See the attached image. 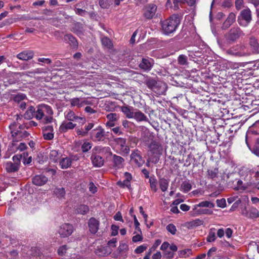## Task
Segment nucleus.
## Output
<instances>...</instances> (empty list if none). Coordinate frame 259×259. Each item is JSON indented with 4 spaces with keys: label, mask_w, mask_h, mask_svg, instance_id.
Segmentation results:
<instances>
[{
    "label": "nucleus",
    "mask_w": 259,
    "mask_h": 259,
    "mask_svg": "<svg viewBox=\"0 0 259 259\" xmlns=\"http://www.w3.org/2000/svg\"><path fill=\"white\" fill-rule=\"evenodd\" d=\"M124 180L123 181H119L117 184L120 187H126L130 190H131V181L132 179V176L130 173L125 172L124 173Z\"/></svg>",
    "instance_id": "obj_23"
},
{
    "label": "nucleus",
    "mask_w": 259,
    "mask_h": 259,
    "mask_svg": "<svg viewBox=\"0 0 259 259\" xmlns=\"http://www.w3.org/2000/svg\"><path fill=\"white\" fill-rule=\"evenodd\" d=\"M24 127V125L16 122H13L9 125V128L14 140L19 141L29 136V134L25 130Z\"/></svg>",
    "instance_id": "obj_4"
},
{
    "label": "nucleus",
    "mask_w": 259,
    "mask_h": 259,
    "mask_svg": "<svg viewBox=\"0 0 259 259\" xmlns=\"http://www.w3.org/2000/svg\"><path fill=\"white\" fill-rule=\"evenodd\" d=\"M132 118L135 119L138 122L148 121L147 116L143 112L137 109H135Z\"/></svg>",
    "instance_id": "obj_30"
},
{
    "label": "nucleus",
    "mask_w": 259,
    "mask_h": 259,
    "mask_svg": "<svg viewBox=\"0 0 259 259\" xmlns=\"http://www.w3.org/2000/svg\"><path fill=\"white\" fill-rule=\"evenodd\" d=\"M178 63L181 65H186L188 64L187 57L184 55H181L178 58Z\"/></svg>",
    "instance_id": "obj_46"
},
{
    "label": "nucleus",
    "mask_w": 259,
    "mask_h": 259,
    "mask_svg": "<svg viewBox=\"0 0 259 259\" xmlns=\"http://www.w3.org/2000/svg\"><path fill=\"white\" fill-rule=\"evenodd\" d=\"M26 98V95L23 94H18L15 96L14 100L16 102H19L22 101Z\"/></svg>",
    "instance_id": "obj_58"
},
{
    "label": "nucleus",
    "mask_w": 259,
    "mask_h": 259,
    "mask_svg": "<svg viewBox=\"0 0 259 259\" xmlns=\"http://www.w3.org/2000/svg\"><path fill=\"white\" fill-rule=\"evenodd\" d=\"M249 43L250 46L253 48V50L259 53L258 44L257 40L255 38H251Z\"/></svg>",
    "instance_id": "obj_48"
},
{
    "label": "nucleus",
    "mask_w": 259,
    "mask_h": 259,
    "mask_svg": "<svg viewBox=\"0 0 259 259\" xmlns=\"http://www.w3.org/2000/svg\"><path fill=\"white\" fill-rule=\"evenodd\" d=\"M76 211L78 214L84 215L89 212V207L87 205L80 204L77 206Z\"/></svg>",
    "instance_id": "obj_37"
},
{
    "label": "nucleus",
    "mask_w": 259,
    "mask_h": 259,
    "mask_svg": "<svg viewBox=\"0 0 259 259\" xmlns=\"http://www.w3.org/2000/svg\"><path fill=\"white\" fill-rule=\"evenodd\" d=\"M42 72V69H40V68H37V69H35L32 71H27V72H23L22 73V74L23 75H29L28 73H32V74H40Z\"/></svg>",
    "instance_id": "obj_54"
},
{
    "label": "nucleus",
    "mask_w": 259,
    "mask_h": 259,
    "mask_svg": "<svg viewBox=\"0 0 259 259\" xmlns=\"http://www.w3.org/2000/svg\"><path fill=\"white\" fill-rule=\"evenodd\" d=\"M89 190L92 193H95L97 191V188L93 182H90L89 184Z\"/></svg>",
    "instance_id": "obj_64"
},
{
    "label": "nucleus",
    "mask_w": 259,
    "mask_h": 259,
    "mask_svg": "<svg viewBox=\"0 0 259 259\" xmlns=\"http://www.w3.org/2000/svg\"><path fill=\"white\" fill-rule=\"evenodd\" d=\"M135 110V109L133 107L124 106L121 107V111L124 113L126 117L127 118H133Z\"/></svg>",
    "instance_id": "obj_33"
},
{
    "label": "nucleus",
    "mask_w": 259,
    "mask_h": 259,
    "mask_svg": "<svg viewBox=\"0 0 259 259\" xmlns=\"http://www.w3.org/2000/svg\"><path fill=\"white\" fill-rule=\"evenodd\" d=\"M70 103L72 107H81L84 105L89 104V102L82 98H74L70 100Z\"/></svg>",
    "instance_id": "obj_28"
},
{
    "label": "nucleus",
    "mask_w": 259,
    "mask_h": 259,
    "mask_svg": "<svg viewBox=\"0 0 259 259\" xmlns=\"http://www.w3.org/2000/svg\"><path fill=\"white\" fill-rule=\"evenodd\" d=\"M22 158V155H15L13 156V162L8 161L5 163L4 167L8 172H15L17 171L20 166L21 159Z\"/></svg>",
    "instance_id": "obj_7"
},
{
    "label": "nucleus",
    "mask_w": 259,
    "mask_h": 259,
    "mask_svg": "<svg viewBox=\"0 0 259 259\" xmlns=\"http://www.w3.org/2000/svg\"><path fill=\"white\" fill-rule=\"evenodd\" d=\"M191 250L190 249H186L182 250H180L178 252V254L180 257L186 258L188 257L191 254Z\"/></svg>",
    "instance_id": "obj_47"
},
{
    "label": "nucleus",
    "mask_w": 259,
    "mask_h": 259,
    "mask_svg": "<svg viewBox=\"0 0 259 259\" xmlns=\"http://www.w3.org/2000/svg\"><path fill=\"white\" fill-rule=\"evenodd\" d=\"M245 211L242 212V214L248 218L256 219L259 217V211L254 207H250L248 211H247L245 208Z\"/></svg>",
    "instance_id": "obj_25"
},
{
    "label": "nucleus",
    "mask_w": 259,
    "mask_h": 259,
    "mask_svg": "<svg viewBox=\"0 0 259 259\" xmlns=\"http://www.w3.org/2000/svg\"><path fill=\"white\" fill-rule=\"evenodd\" d=\"M215 231V229L214 228L210 229L208 235L206 238L207 241L212 242L215 241L216 239Z\"/></svg>",
    "instance_id": "obj_44"
},
{
    "label": "nucleus",
    "mask_w": 259,
    "mask_h": 259,
    "mask_svg": "<svg viewBox=\"0 0 259 259\" xmlns=\"http://www.w3.org/2000/svg\"><path fill=\"white\" fill-rule=\"evenodd\" d=\"M91 138L95 142L103 141L105 139L104 130L99 126L91 132Z\"/></svg>",
    "instance_id": "obj_11"
},
{
    "label": "nucleus",
    "mask_w": 259,
    "mask_h": 259,
    "mask_svg": "<svg viewBox=\"0 0 259 259\" xmlns=\"http://www.w3.org/2000/svg\"><path fill=\"white\" fill-rule=\"evenodd\" d=\"M128 249V245L123 242H120L119 246L117 248V250L119 254H123L126 252Z\"/></svg>",
    "instance_id": "obj_45"
},
{
    "label": "nucleus",
    "mask_w": 259,
    "mask_h": 259,
    "mask_svg": "<svg viewBox=\"0 0 259 259\" xmlns=\"http://www.w3.org/2000/svg\"><path fill=\"white\" fill-rule=\"evenodd\" d=\"M61 156V153L56 150H51L49 155L50 159L54 162H56Z\"/></svg>",
    "instance_id": "obj_36"
},
{
    "label": "nucleus",
    "mask_w": 259,
    "mask_h": 259,
    "mask_svg": "<svg viewBox=\"0 0 259 259\" xmlns=\"http://www.w3.org/2000/svg\"><path fill=\"white\" fill-rule=\"evenodd\" d=\"M147 87L155 93L157 95H164L167 88V84L162 81H156L153 78L146 80Z\"/></svg>",
    "instance_id": "obj_5"
},
{
    "label": "nucleus",
    "mask_w": 259,
    "mask_h": 259,
    "mask_svg": "<svg viewBox=\"0 0 259 259\" xmlns=\"http://www.w3.org/2000/svg\"><path fill=\"white\" fill-rule=\"evenodd\" d=\"M166 228L167 231L172 235L176 234L177 231L176 226L172 224H168L166 226Z\"/></svg>",
    "instance_id": "obj_50"
},
{
    "label": "nucleus",
    "mask_w": 259,
    "mask_h": 259,
    "mask_svg": "<svg viewBox=\"0 0 259 259\" xmlns=\"http://www.w3.org/2000/svg\"><path fill=\"white\" fill-rule=\"evenodd\" d=\"M64 39L73 48H76L78 46V42L76 38L71 34H67L64 35Z\"/></svg>",
    "instance_id": "obj_32"
},
{
    "label": "nucleus",
    "mask_w": 259,
    "mask_h": 259,
    "mask_svg": "<svg viewBox=\"0 0 259 259\" xmlns=\"http://www.w3.org/2000/svg\"><path fill=\"white\" fill-rule=\"evenodd\" d=\"M147 249V246L145 245H142L138 247L135 250L136 253H141L144 252Z\"/></svg>",
    "instance_id": "obj_59"
},
{
    "label": "nucleus",
    "mask_w": 259,
    "mask_h": 259,
    "mask_svg": "<svg viewBox=\"0 0 259 259\" xmlns=\"http://www.w3.org/2000/svg\"><path fill=\"white\" fill-rule=\"evenodd\" d=\"M112 251V249L108 246H99L96 248L94 252L99 257H104L110 254Z\"/></svg>",
    "instance_id": "obj_17"
},
{
    "label": "nucleus",
    "mask_w": 259,
    "mask_h": 259,
    "mask_svg": "<svg viewBox=\"0 0 259 259\" xmlns=\"http://www.w3.org/2000/svg\"><path fill=\"white\" fill-rule=\"evenodd\" d=\"M242 35L243 33L239 27H233L225 35V37L229 42H234Z\"/></svg>",
    "instance_id": "obj_12"
},
{
    "label": "nucleus",
    "mask_w": 259,
    "mask_h": 259,
    "mask_svg": "<svg viewBox=\"0 0 259 259\" xmlns=\"http://www.w3.org/2000/svg\"><path fill=\"white\" fill-rule=\"evenodd\" d=\"M53 114V112L50 106L41 104L37 106L35 118L37 120H42L45 123H48L52 121Z\"/></svg>",
    "instance_id": "obj_2"
},
{
    "label": "nucleus",
    "mask_w": 259,
    "mask_h": 259,
    "mask_svg": "<svg viewBox=\"0 0 259 259\" xmlns=\"http://www.w3.org/2000/svg\"><path fill=\"white\" fill-rule=\"evenodd\" d=\"M54 194L59 198L62 199L64 197L65 195V190L63 188H56L54 191Z\"/></svg>",
    "instance_id": "obj_43"
},
{
    "label": "nucleus",
    "mask_w": 259,
    "mask_h": 259,
    "mask_svg": "<svg viewBox=\"0 0 259 259\" xmlns=\"http://www.w3.org/2000/svg\"><path fill=\"white\" fill-rule=\"evenodd\" d=\"M157 6L153 3L146 5L143 10V16L146 20H151L155 17Z\"/></svg>",
    "instance_id": "obj_8"
},
{
    "label": "nucleus",
    "mask_w": 259,
    "mask_h": 259,
    "mask_svg": "<svg viewBox=\"0 0 259 259\" xmlns=\"http://www.w3.org/2000/svg\"><path fill=\"white\" fill-rule=\"evenodd\" d=\"M22 157H23V162L24 164H28L31 163L32 161V158L31 156L26 158L25 157V156H27V153H23L22 154Z\"/></svg>",
    "instance_id": "obj_57"
},
{
    "label": "nucleus",
    "mask_w": 259,
    "mask_h": 259,
    "mask_svg": "<svg viewBox=\"0 0 259 259\" xmlns=\"http://www.w3.org/2000/svg\"><path fill=\"white\" fill-rule=\"evenodd\" d=\"M131 160L138 167L141 166L144 161L140 155V152L138 150H135L131 155Z\"/></svg>",
    "instance_id": "obj_16"
},
{
    "label": "nucleus",
    "mask_w": 259,
    "mask_h": 259,
    "mask_svg": "<svg viewBox=\"0 0 259 259\" xmlns=\"http://www.w3.org/2000/svg\"><path fill=\"white\" fill-rule=\"evenodd\" d=\"M117 240L116 238H112L110 240L108 241L107 243L108 247L110 248H114L116 246Z\"/></svg>",
    "instance_id": "obj_56"
},
{
    "label": "nucleus",
    "mask_w": 259,
    "mask_h": 259,
    "mask_svg": "<svg viewBox=\"0 0 259 259\" xmlns=\"http://www.w3.org/2000/svg\"><path fill=\"white\" fill-rule=\"evenodd\" d=\"M149 160L154 163H157L159 160L160 156L161 155L163 148L161 144L158 141L152 140L149 145Z\"/></svg>",
    "instance_id": "obj_6"
},
{
    "label": "nucleus",
    "mask_w": 259,
    "mask_h": 259,
    "mask_svg": "<svg viewBox=\"0 0 259 259\" xmlns=\"http://www.w3.org/2000/svg\"><path fill=\"white\" fill-rule=\"evenodd\" d=\"M48 180V178L44 175H36L32 179V183L36 186H42L46 184Z\"/></svg>",
    "instance_id": "obj_29"
},
{
    "label": "nucleus",
    "mask_w": 259,
    "mask_h": 259,
    "mask_svg": "<svg viewBox=\"0 0 259 259\" xmlns=\"http://www.w3.org/2000/svg\"><path fill=\"white\" fill-rule=\"evenodd\" d=\"M153 64L152 59L150 58H143L139 66L142 70L148 71L151 69Z\"/></svg>",
    "instance_id": "obj_18"
},
{
    "label": "nucleus",
    "mask_w": 259,
    "mask_h": 259,
    "mask_svg": "<svg viewBox=\"0 0 259 259\" xmlns=\"http://www.w3.org/2000/svg\"><path fill=\"white\" fill-rule=\"evenodd\" d=\"M101 42L103 46L110 48L112 45L110 39L107 37H103L101 38Z\"/></svg>",
    "instance_id": "obj_49"
},
{
    "label": "nucleus",
    "mask_w": 259,
    "mask_h": 259,
    "mask_svg": "<svg viewBox=\"0 0 259 259\" xmlns=\"http://www.w3.org/2000/svg\"><path fill=\"white\" fill-rule=\"evenodd\" d=\"M98 154V153L93 151L91 158L93 164L96 167H100L103 165L104 160L101 155Z\"/></svg>",
    "instance_id": "obj_21"
},
{
    "label": "nucleus",
    "mask_w": 259,
    "mask_h": 259,
    "mask_svg": "<svg viewBox=\"0 0 259 259\" xmlns=\"http://www.w3.org/2000/svg\"><path fill=\"white\" fill-rule=\"evenodd\" d=\"M251 12L249 8L242 10L238 16V22L240 25L246 26L251 21Z\"/></svg>",
    "instance_id": "obj_9"
},
{
    "label": "nucleus",
    "mask_w": 259,
    "mask_h": 259,
    "mask_svg": "<svg viewBox=\"0 0 259 259\" xmlns=\"http://www.w3.org/2000/svg\"><path fill=\"white\" fill-rule=\"evenodd\" d=\"M243 4V0H236L235 7L237 10H239L242 7Z\"/></svg>",
    "instance_id": "obj_63"
},
{
    "label": "nucleus",
    "mask_w": 259,
    "mask_h": 259,
    "mask_svg": "<svg viewBox=\"0 0 259 259\" xmlns=\"http://www.w3.org/2000/svg\"><path fill=\"white\" fill-rule=\"evenodd\" d=\"M34 52L32 50H26L18 54L17 58L22 61H28L32 59L34 57Z\"/></svg>",
    "instance_id": "obj_19"
},
{
    "label": "nucleus",
    "mask_w": 259,
    "mask_h": 259,
    "mask_svg": "<svg viewBox=\"0 0 259 259\" xmlns=\"http://www.w3.org/2000/svg\"><path fill=\"white\" fill-rule=\"evenodd\" d=\"M92 144L88 142H84L81 146V149L83 152H88L91 149Z\"/></svg>",
    "instance_id": "obj_52"
},
{
    "label": "nucleus",
    "mask_w": 259,
    "mask_h": 259,
    "mask_svg": "<svg viewBox=\"0 0 259 259\" xmlns=\"http://www.w3.org/2000/svg\"><path fill=\"white\" fill-rule=\"evenodd\" d=\"M245 183V181H244L243 180H239L237 181V189H242V190H245L248 187H244V184Z\"/></svg>",
    "instance_id": "obj_60"
},
{
    "label": "nucleus",
    "mask_w": 259,
    "mask_h": 259,
    "mask_svg": "<svg viewBox=\"0 0 259 259\" xmlns=\"http://www.w3.org/2000/svg\"><path fill=\"white\" fill-rule=\"evenodd\" d=\"M242 180L245 181L244 187H254L259 181V168L249 169L243 167L239 171Z\"/></svg>",
    "instance_id": "obj_1"
},
{
    "label": "nucleus",
    "mask_w": 259,
    "mask_h": 259,
    "mask_svg": "<svg viewBox=\"0 0 259 259\" xmlns=\"http://www.w3.org/2000/svg\"><path fill=\"white\" fill-rule=\"evenodd\" d=\"M112 162L113 163V167L115 169H120L124 166V159L120 156L116 154H113Z\"/></svg>",
    "instance_id": "obj_20"
},
{
    "label": "nucleus",
    "mask_w": 259,
    "mask_h": 259,
    "mask_svg": "<svg viewBox=\"0 0 259 259\" xmlns=\"http://www.w3.org/2000/svg\"><path fill=\"white\" fill-rule=\"evenodd\" d=\"M72 163V159L69 157L62 158L59 161V165L61 168L66 169L70 167Z\"/></svg>",
    "instance_id": "obj_34"
},
{
    "label": "nucleus",
    "mask_w": 259,
    "mask_h": 259,
    "mask_svg": "<svg viewBox=\"0 0 259 259\" xmlns=\"http://www.w3.org/2000/svg\"><path fill=\"white\" fill-rule=\"evenodd\" d=\"M192 188V185L189 180L184 181L181 184V190L184 193L189 192Z\"/></svg>",
    "instance_id": "obj_41"
},
{
    "label": "nucleus",
    "mask_w": 259,
    "mask_h": 259,
    "mask_svg": "<svg viewBox=\"0 0 259 259\" xmlns=\"http://www.w3.org/2000/svg\"><path fill=\"white\" fill-rule=\"evenodd\" d=\"M117 147L119 149V153L122 155H127L130 151V148L126 145V139L122 138H117L114 139Z\"/></svg>",
    "instance_id": "obj_13"
},
{
    "label": "nucleus",
    "mask_w": 259,
    "mask_h": 259,
    "mask_svg": "<svg viewBox=\"0 0 259 259\" xmlns=\"http://www.w3.org/2000/svg\"><path fill=\"white\" fill-rule=\"evenodd\" d=\"M168 184V181L164 178L160 179L159 180L160 188L162 192H165L167 190Z\"/></svg>",
    "instance_id": "obj_42"
},
{
    "label": "nucleus",
    "mask_w": 259,
    "mask_h": 259,
    "mask_svg": "<svg viewBox=\"0 0 259 259\" xmlns=\"http://www.w3.org/2000/svg\"><path fill=\"white\" fill-rule=\"evenodd\" d=\"M216 202L217 206L219 207L224 208L226 206V200L224 198L217 199Z\"/></svg>",
    "instance_id": "obj_55"
},
{
    "label": "nucleus",
    "mask_w": 259,
    "mask_h": 259,
    "mask_svg": "<svg viewBox=\"0 0 259 259\" xmlns=\"http://www.w3.org/2000/svg\"><path fill=\"white\" fill-rule=\"evenodd\" d=\"M44 138L46 140H51L54 138V129L51 125L45 126L42 130Z\"/></svg>",
    "instance_id": "obj_24"
},
{
    "label": "nucleus",
    "mask_w": 259,
    "mask_h": 259,
    "mask_svg": "<svg viewBox=\"0 0 259 259\" xmlns=\"http://www.w3.org/2000/svg\"><path fill=\"white\" fill-rule=\"evenodd\" d=\"M203 221L200 219L193 220L186 223V226L188 229H192L194 227L199 226L203 224Z\"/></svg>",
    "instance_id": "obj_35"
},
{
    "label": "nucleus",
    "mask_w": 259,
    "mask_h": 259,
    "mask_svg": "<svg viewBox=\"0 0 259 259\" xmlns=\"http://www.w3.org/2000/svg\"><path fill=\"white\" fill-rule=\"evenodd\" d=\"M93 151L98 153L99 154H107L110 156H112L113 154L109 147L96 146L94 148Z\"/></svg>",
    "instance_id": "obj_31"
},
{
    "label": "nucleus",
    "mask_w": 259,
    "mask_h": 259,
    "mask_svg": "<svg viewBox=\"0 0 259 259\" xmlns=\"http://www.w3.org/2000/svg\"><path fill=\"white\" fill-rule=\"evenodd\" d=\"M149 182L150 183V186L151 190L154 192H156L157 191V181L155 176H153L149 178Z\"/></svg>",
    "instance_id": "obj_40"
},
{
    "label": "nucleus",
    "mask_w": 259,
    "mask_h": 259,
    "mask_svg": "<svg viewBox=\"0 0 259 259\" xmlns=\"http://www.w3.org/2000/svg\"><path fill=\"white\" fill-rule=\"evenodd\" d=\"M73 231V226L69 223L62 224L57 230V232L62 238H65L70 236Z\"/></svg>",
    "instance_id": "obj_10"
},
{
    "label": "nucleus",
    "mask_w": 259,
    "mask_h": 259,
    "mask_svg": "<svg viewBox=\"0 0 259 259\" xmlns=\"http://www.w3.org/2000/svg\"><path fill=\"white\" fill-rule=\"evenodd\" d=\"M76 126L75 123L71 121H63L59 127V131L62 133L67 132L69 130H73Z\"/></svg>",
    "instance_id": "obj_27"
},
{
    "label": "nucleus",
    "mask_w": 259,
    "mask_h": 259,
    "mask_svg": "<svg viewBox=\"0 0 259 259\" xmlns=\"http://www.w3.org/2000/svg\"><path fill=\"white\" fill-rule=\"evenodd\" d=\"M219 169L218 168L209 169L207 171V178L213 179L218 177Z\"/></svg>",
    "instance_id": "obj_39"
},
{
    "label": "nucleus",
    "mask_w": 259,
    "mask_h": 259,
    "mask_svg": "<svg viewBox=\"0 0 259 259\" xmlns=\"http://www.w3.org/2000/svg\"><path fill=\"white\" fill-rule=\"evenodd\" d=\"M65 117L67 120L71 122L76 121L82 124L85 122L84 118L76 115L74 112L70 110L65 113Z\"/></svg>",
    "instance_id": "obj_15"
},
{
    "label": "nucleus",
    "mask_w": 259,
    "mask_h": 259,
    "mask_svg": "<svg viewBox=\"0 0 259 259\" xmlns=\"http://www.w3.org/2000/svg\"><path fill=\"white\" fill-rule=\"evenodd\" d=\"M180 19L177 15H173L168 19L161 21V26L163 33L169 35L173 33L180 23Z\"/></svg>",
    "instance_id": "obj_3"
},
{
    "label": "nucleus",
    "mask_w": 259,
    "mask_h": 259,
    "mask_svg": "<svg viewBox=\"0 0 259 259\" xmlns=\"http://www.w3.org/2000/svg\"><path fill=\"white\" fill-rule=\"evenodd\" d=\"M236 20V15L235 13H230L225 22L223 23L222 28L223 29H227L233 24Z\"/></svg>",
    "instance_id": "obj_26"
},
{
    "label": "nucleus",
    "mask_w": 259,
    "mask_h": 259,
    "mask_svg": "<svg viewBox=\"0 0 259 259\" xmlns=\"http://www.w3.org/2000/svg\"><path fill=\"white\" fill-rule=\"evenodd\" d=\"M100 222L95 218H91L88 222V226L90 232L92 234H96L98 230Z\"/></svg>",
    "instance_id": "obj_22"
},
{
    "label": "nucleus",
    "mask_w": 259,
    "mask_h": 259,
    "mask_svg": "<svg viewBox=\"0 0 259 259\" xmlns=\"http://www.w3.org/2000/svg\"><path fill=\"white\" fill-rule=\"evenodd\" d=\"M111 0H100L99 5L102 8L107 9L110 5Z\"/></svg>",
    "instance_id": "obj_51"
},
{
    "label": "nucleus",
    "mask_w": 259,
    "mask_h": 259,
    "mask_svg": "<svg viewBox=\"0 0 259 259\" xmlns=\"http://www.w3.org/2000/svg\"><path fill=\"white\" fill-rule=\"evenodd\" d=\"M35 109L33 106H30L24 114L25 118L30 119L35 117Z\"/></svg>",
    "instance_id": "obj_38"
},
{
    "label": "nucleus",
    "mask_w": 259,
    "mask_h": 259,
    "mask_svg": "<svg viewBox=\"0 0 259 259\" xmlns=\"http://www.w3.org/2000/svg\"><path fill=\"white\" fill-rule=\"evenodd\" d=\"M67 249V246L63 245L59 247V248L58 250V253L60 255H63L66 253Z\"/></svg>",
    "instance_id": "obj_61"
},
{
    "label": "nucleus",
    "mask_w": 259,
    "mask_h": 259,
    "mask_svg": "<svg viewBox=\"0 0 259 259\" xmlns=\"http://www.w3.org/2000/svg\"><path fill=\"white\" fill-rule=\"evenodd\" d=\"M214 207V204L208 201H202L198 204H195L194 206V210L196 211L197 214H206L208 213L209 211L208 209H197L198 207H209L213 208Z\"/></svg>",
    "instance_id": "obj_14"
},
{
    "label": "nucleus",
    "mask_w": 259,
    "mask_h": 259,
    "mask_svg": "<svg viewBox=\"0 0 259 259\" xmlns=\"http://www.w3.org/2000/svg\"><path fill=\"white\" fill-rule=\"evenodd\" d=\"M118 117V115L116 113H110L107 115V118L108 120L113 122L116 121Z\"/></svg>",
    "instance_id": "obj_53"
},
{
    "label": "nucleus",
    "mask_w": 259,
    "mask_h": 259,
    "mask_svg": "<svg viewBox=\"0 0 259 259\" xmlns=\"http://www.w3.org/2000/svg\"><path fill=\"white\" fill-rule=\"evenodd\" d=\"M227 53L229 55H234V56H241L242 54L238 51H234L232 49H230L226 51Z\"/></svg>",
    "instance_id": "obj_62"
}]
</instances>
